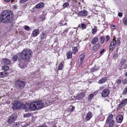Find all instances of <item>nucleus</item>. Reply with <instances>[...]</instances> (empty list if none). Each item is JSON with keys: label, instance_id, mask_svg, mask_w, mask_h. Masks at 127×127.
Wrapping results in <instances>:
<instances>
[{"label": "nucleus", "instance_id": "f257e3e1", "mask_svg": "<svg viewBox=\"0 0 127 127\" xmlns=\"http://www.w3.org/2000/svg\"><path fill=\"white\" fill-rule=\"evenodd\" d=\"M1 22L5 23L11 22L14 19L13 12L10 10H5L2 12L0 16Z\"/></svg>", "mask_w": 127, "mask_h": 127}, {"label": "nucleus", "instance_id": "f03ea898", "mask_svg": "<svg viewBox=\"0 0 127 127\" xmlns=\"http://www.w3.org/2000/svg\"><path fill=\"white\" fill-rule=\"evenodd\" d=\"M32 52L30 49H24L21 52V59L26 63L29 62L32 57Z\"/></svg>", "mask_w": 127, "mask_h": 127}, {"label": "nucleus", "instance_id": "7ed1b4c3", "mask_svg": "<svg viewBox=\"0 0 127 127\" xmlns=\"http://www.w3.org/2000/svg\"><path fill=\"white\" fill-rule=\"evenodd\" d=\"M32 106H33L34 110L39 109L43 108L45 105L43 101L39 100L32 102Z\"/></svg>", "mask_w": 127, "mask_h": 127}, {"label": "nucleus", "instance_id": "20e7f679", "mask_svg": "<svg viewBox=\"0 0 127 127\" xmlns=\"http://www.w3.org/2000/svg\"><path fill=\"white\" fill-rule=\"evenodd\" d=\"M32 102L30 104L28 103H26L25 104H22L20 105V108L24 109L25 110H30L31 111L34 110L33 108V106H32Z\"/></svg>", "mask_w": 127, "mask_h": 127}, {"label": "nucleus", "instance_id": "39448f33", "mask_svg": "<svg viewBox=\"0 0 127 127\" xmlns=\"http://www.w3.org/2000/svg\"><path fill=\"white\" fill-rule=\"evenodd\" d=\"M25 82L22 81L17 80L15 82V86L17 88L21 90L25 86Z\"/></svg>", "mask_w": 127, "mask_h": 127}, {"label": "nucleus", "instance_id": "423d86ee", "mask_svg": "<svg viewBox=\"0 0 127 127\" xmlns=\"http://www.w3.org/2000/svg\"><path fill=\"white\" fill-rule=\"evenodd\" d=\"M17 117L15 114H13L9 116L7 121V122L9 124H11L15 121Z\"/></svg>", "mask_w": 127, "mask_h": 127}, {"label": "nucleus", "instance_id": "0eeeda50", "mask_svg": "<svg viewBox=\"0 0 127 127\" xmlns=\"http://www.w3.org/2000/svg\"><path fill=\"white\" fill-rule=\"evenodd\" d=\"M127 104V99L125 98L118 105V107L120 108H122Z\"/></svg>", "mask_w": 127, "mask_h": 127}, {"label": "nucleus", "instance_id": "6e6552de", "mask_svg": "<svg viewBox=\"0 0 127 127\" xmlns=\"http://www.w3.org/2000/svg\"><path fill=\"white\" fill-rule=\"evenodd\" d=\"M85 54L84 53L82 54L79 56L80 59H79L78 61L80 62L79 66H82L84 62V58Z\"/></svg>", "mask_w": 127, "mask_h": 127}, {"label": "nucleus", "instance_id": "1a4fd4ad", "mask_svg": "<svg viewBox=\"0 0 127 127\" xmlns=\"http://www.w3.org/2000/svg\"><path fill=\"white\" fill-rule=\"evenodd\" d=\"M110 93V91L108 89H106L103 90L102 91L101 95L103 97H107Z\"/></svg>", "mask_w": 127, "mask_h": 127}, {"label": "nucleus", "instance_id": "9d476101", "mask_svg": "<svg viewBox=\"0 0 127 127\" xmlns=\"http://www.w3.org/2000/svg\"><path fill=\"white\" fill-rule=\"evenodd\" d=\"M85 96V94L83 92H81V93L76 96V99L78 100L82 99Z\"/></svg>", "mask_w": 127, "mask_h": 127}, {"label": "nucleus", "instance_id": "9b49d317", "mask_svg": "<svg viewBox=\"0 0 127 127\" xmlns=\"http://www.w3.org/2000/svg\"><path fill=\"white\" fill-rule=\"evenodd\" d=\"M116 44V42L114 40V39H113L109 45V50H113V49L115 48Z\"/></svg>", "mask_w": 127, "mask_h": 127}, {"label": "nucleus", "instance_id": "f8f14e48", "mask_svg": "<svg viewBox=\"0 0 127 127\" xmlns=\"http://www.w3.org/2000/svg\"><path fill=\"white\" fill-rule=\"evenodd\" d=\"M127 62V61L126 59L125 58H122L121 60L120 63L122 66L124 68H125L126 66Z\"/></svg>", "mask_w": 127, "mask_h": 127}, {"label": "nucleus", "instance_id": "ddd939ff", "mask_svg": "<svg viewBox=\"0 0 127 127\" xmlns=\"http://www.w3.org/2000/svg\"><path fill=\"white\" fill-rule=\"evenodd\" d=\"M88 14L87 11L85 10H84L82 11L79 12L78 14V15L82 16H85Z\"/></svg>", "mask_w": 127, "mask_h": 127}, {"label": "nucleus", "instance_id": "4468645a", "mask_svg": "<svg viewBox=\"0 0 127 127\" xmlns=\"http://www.w3.org/2000/svg\"><path fill=\"white\" fill-rule=\"evenodd\" d=\"M10 63V60L6 58L3 59L1 62L2 64L5 65H8Z\"/></svg>", "mask_w": 127, "mask_h": 127}, {"label": "nucleus", "instance_id": "2eb2a0df", "mask_svg": "<svg viewBox=\"0 0 127 127\" xmlns=\"http://www.w3.org/2000/svg\"><path fill=\"white\" fill-rule=\"evenodd\" d=\"M18 61L20 62L19 64V66L22 69H25V67H26V65L23 63H22L21 62V59L20 58L18 59Z\"/></svg>", "mask_w": 127, "mask_h": 127}, {"label": "nucleus", "instance_id": "dca6fc26", "mask_svg": "<svg viewBox=\"0 0 127 127\" xmlns=\"http://www.w3.org/2000/svg\"><path fill=\"white\" fill-rule=\"evenodd\" d=\"M39 33V31L38 29H35L33 32L32 34V36L33 37L36 36Z\"/></svg>", "mask_w": 127, "mask_h": 127}, {"label": "nucleus", "instance_id": "f3484780", "mask_svg": "<svg viewBox=\"0 0 127 127\" xmlns=\"http://www.w3.org/2000/svg\"><path fill=\"white\" fill-rule=\"evenodd\" d=\"M107 80V78L104 77L101 78L98 81V83L99 84H102L105 83Z\"/></svg>", "mask_w": 127, "mask_h": 127}, {"label": "nucleus", "instance_id": "a211bd4d", "mask_svg": "<svg viewBox=\"0 0 127 127\" xmlns=\"http://www.w3.org/2000/svg\"><path fill=\"white\" fill-rule=\"evenodd\" d=\"M123 117L121 115H118L116 118V121L118 123H121L122 121Z\"/></svg>", "mask_w": 127, "mask_h": 127}, {"label": "nucleus", "instance_id": "6ab92c4d", "mask_svg": "<svg viewBox=\"0 0 127 127\" xmlns=\"http://www.w3.org/2000/svg\"><path fill=\"white\" fill-rule=\"evenodd\" d=\"M92 116V114L91 112H89L87 114L86 117L85 119L87 121H89L91 119Z\"/></svg>", "mask_w": 127, "mask_h": 127}, {"label": "nucleus", "instance_id": "aec40b11", "mask_svg": "<svg viewBox=\"0 0 127 127\" xmlns=\"http://www.w3.org/2000/svg\"><path fill=\"white\" fill-rule=\"evenodd\" d=\"M113 117V115L112 114L109 115L107 117L106 120V123L108 124L110 121L112 120Z\"/></svg>", "mask_w": 127, "mask_h": 127}, {"label": "nucleus", "instance_id": "412c9836", "mask_svg": "<svg viewBox=\"0 0 127 127\" xmlns=\"http://www.w3.org/2000/svg\"><path fill=\"white\" fill-rule=\"evenodd\" d=\"M13 105L14 107L16 109H18L19 108H20V104L18 103L16 101H15L14 103H13Z\"/></svg>", "mask_w": 127, "mask_h": 127}, {"label": "nucleus", "instance_id": "4be33fe9", "mask_svg": "<svg viewBox=\"0 0 127 127\" xmlns=\"http://www.w3.org/2000/svg\"><path fill=\"white\" fill-rule=\"evenodd\" d=\"M99 68L100 67L99 66L95 65L91 69L90 71L91 72H93L97 71Z\"/></svg>", "mask_w": 127, "mask_h": 127}, {"label": "nucleus", "instance_id": "5701e85b", "mask_svg": "<svg viewBox=\"0 0 127 127\" xmlns=\"http://www.w3.org/2000/svg\"><path fill=\"white\" fill-rule=\"evenodd\" d=\"M45 4L43 2H41L37 4L36 6L35 7L37 8H39L43 7Z\"/></svg>", "mask_w": 127, "mask_h": 127}, {"label": "nucleus", "instance_id": "b1692460", "mask_svg": "<svg viewBox=\"0 0 127 127\" xmlns=\"http://www.w3.org/2000/svg\"><path fill=\"white\" fill-rule=\"evenodd\" d=\"M8 73L7 72L4 71L0 72V78H2L7 76Z\"/></svg>", "mask_w": 127, "mask_h": 127}, {"label": "nucleus", "instance_id": "393cba45", "mask_svg": "<svg viewBox=\"0 0 127 127\" xmlns=\"http://www.w3.org/2000/svg\"><path fill=\"white\" fill-rule=\"evenodd\" d=\"M100 45L99 44H97L95 45L93 48L92 50L94 51H96L98 50Z\"/></svg>", "mask_w": 127, "mask_h": 127}, {"label": "nucleus", "instance_id": "a878e982", "mask_svg": "<svg viewBox=\"0 0 127 127\" xmlns=\"http://www.w3.org/2000/svg\"><path fill=\"white\" fill-rule=\"evenodd\" d=\"M123 22L124 24L127 26V15H126L123 19Z\"/></svg>", "mask_w": 127, "mask_h": 127}, {"label": "nucleus", "instance_id": "bb28decb", "mask_svg": "<svg viewBox=\"0 0 127 127\" xmlns=\"http://www.w3.org/2000/svg\"><path fill=\"white\" fill-rule=\"evenodd\" d=\"M75 108V107L74 106H70L68 109V111L70 113L73 112Z\"/></svg>", "mask_w": 127, "mask_h": 127}, {"label": "nucleus", "instance_id": "cd10ccee", "mask_svg": "<svg viewBox=\"0 0 127 127\" xmlns=\"http://www.w3.org/2000/svg\"><path fill=\"white\" fill-rule=\"evenodd\" d=\"M64 62H61L60 63L58 67V69L59 70H61L63 69L64 67Z\"/></svg>", "mask_w": 127, "mask_h": 127}, {"label": "nucleus", "instance_id": "c85d7f7f", "mask_svg": "<svg viewBox=\"0 0 127 127\" xmlns=\"http://www.w3.org/2000/svg\"><path fill=\"white\" fill-rule=\"evenodd\" d=\"M46 37V35L44 32H42L40 35V38L41 39H43Z\"/></svg>", "mask_w": 127, "mask_h": 127}, {"label": "nucleus", "instance_id": "c756f323", "mask_svg": "<svg viewBox=\"0 0 127 127\" xmlns=\"http://www.w3.org/2000/svg\"><path fill=\"white\" fill-rule=\"evenodd\" d=\"M115 123V122L114 120H112L109 122V127H113V125Z\"/></svg>", "mask_w": 127, "mask_h": 127}, {"label": "nucleus", "instance_id": "7c9ffc66", "mask_svg": "<svg viewBox=\"0 0 127 127\" xmlns=\"http://www.w3.org/2000/svg\"><path fill=\"white\" fill-rule=\"evenodd\" d=\"M70 28H69L68 29H65L63 33L61 34L62 36H66V34L67 33V32L69 29H70Z\"/></svg>", "mask_w": 127, "mask_h": 127}, {"label": "nucleus", "instance_id": "2f4dec72", "mask_svg": "<svg viewBox=\"0 0 127 127\" xmlns=\"http://www.w3.org/2000/svg\"><path fill=\"white\" fill-rule=\"evenodd\" d=\"M69 5V4L67 2L64 3L62 5V6L63 9L67 7Z\"/></svg>", "mask_w": 127, "mask_h": 127}, {"label": "nucleus", "instance_id": "473e14b6", "mask_svg": "<svg viewBox=\"0 0 127 127\" xmlns=\"http://www.w3.org/2000/svg\"><path fill=\"white\" fill-rule=\"evenodd\" d=\"M2 69L4 71H7L9 68V67L8 66L6 65H4L2 66Z\"/></svg>", "mask_w": 127, "mask_h": 127}, {"label": "nucleus", "instance_id": "72a5a7b5", "mask_svg": "<svg viewBox=\"0 0 127 127\" xmlns=\"http://www.w3.org/2000/svg\"><path fill=\"white\" fill-rule=\"evenodd\" d=\"M98 41V38L97 37H95L93 39L91 43L92 44H95Z\"/></svg>", "mask_w": 127, "mask_h": 127}, {"label": "nucleus", "instance_id": "f704fd0d", "mask_svg": "<svg viewBox=\"0 0 127 127\" xmlns=\"http://www.w3.org/2000/svg\"><path fill=\"white\" fill-rule=\"evenodd\" d=\"M72 52L73 54H75L77 52V48L76 47H73L72 48Z\"/></svg>", "mask_w": 127, "mask_h": 127}, {"label": "nucleus", "instance_id": "c9c22d12", "mask_svg": "<svg viewBox=\"0 0 127 127\" xmlns=\"http://www.w3.org/2000/svg\"><path fill=\"white\" fill-rule=\"evenodd\" d=\"M127 94V88H126L124 89L122 92V95H126Z\"/></svg>", "mask_w": 127, "mask_h": 127}, {"label": "nucleus", "instance_id": "e433bc0d", "mask_svg": "<svg viewBox=\"0 0 127 127\" xmlns=\"http://www.w3.org/2000/svg\"><path fill=\"white\" fill-rule=\"evenodd\" d=\"M18 58V56L17 55H15L13 56L12 57V60L14 61H16Z\"/></svg>", "mask_w": 127, "mask_h": 127}, {"label": "nucleus", "instance_id": "4c0bfd02", "mask_svg": "<svg viewBox=\"0 0 127 127\" xmlns=\"http://www.w3.org/2000/svg\"><path fill=\"white\" fill-rule=\"evenodd\" d=\"M19 125V124L18 122H15L12 125V127H18Z\"/></svg>", "mask_w": 127, "mask_h": 127}, {"label": "nucleus", "instance_id": "58836bf2", "mask_svg": "<svg viewBox=\"0 0 127 127\" xmlns=\"http://www.w3.org/2000/svg\"><path fill=\"white\" fill-rule=\"evenodd\" d=\"M105 40V37L104 36H101L100 37V41L101 43L103 44Z\"/></svg>", "mask_w": 127, "mask_h": 127}, {"label": "nucleus", "instance_id": "ea45409f", "mask_svg": "<svg viewBox=\"0 0 127 127\" xmlns=\"http://www.w3.org/2000/svg\"><path fill=\"white\" fill-rule=\"evenodd\" d=\"M116 44L117 46H118L119 45L121 41L119 38H117V40L116 41Z\"/></svg>", "mask_w": 127, "mask_h": 127}, {"label": "nucleus", "instance_id": "a19ab883", "mask_svg": "<svg viewBox=\"0 0 127 127\" xmlns=\"http://www.w3.org/2000/svg\"><path fill=\"white\" fill-rule=\"evenodd\" d=\"M72 54L71 52H69L67 54L66 56L68 58H70L72 57Z\"/></svg>", "mask_w": 127, "mask_h": 127}, {"label": "nucleus", "instance_id": "79ce46f5", "mask_svg": "<svg viewBox=\"0 0 127 127\" xmlns=\"http://www.w3.org/2000/svg\"><path fill=\"white\" fill-rule=\"evenodd\" d=\"M65 21L64 20L62 21H62H61V22H60L59 23V25L60 26H63L65 25L66 24V23H64V22H65Z\"/></svg>", "mask_w": 127, "mask_h": 127}, {"label": "nucleus", "instance_id": "37998d69", "mask_svg": "<svg viewBox=\"0 0 127 127\" xmlns=\"http://www.w3.org/2000/svg\"><path fill=\"white\" fill-rule=\"evenodd\" d=\"M31 114L30 113H26L24 115V117L26 118L29 117L31 116Z\"/></svg>", "mask_w": 127, "mask_h": 127}, {"label": "nucleus", "instance_id": "c03bdc74", "mask_svg": "<svg viewBox=\"0 0 127 127\" xmlns=\"http://www.w3.org/2000/svg\"><path fill=\"white\" fill-rule=\"evenodd\" d=\"M81 28L82 29H84L86 28V26L85 24L83 23L81 25Z\"/></svg>", "mask_w": 127, "mask_h": 127}, {"label": "nucleus", "instance_id": "a18cd8bd", "mask_svg": "<svg viewBox=\"0 0 127 127\" xmlns=\"http://www.w3.org/2000/svg\"><path fill=\"white\" fill-rule=\"evenodd\" d=\"M94 96V95L92 94H90L89 96L88 97V100H91L92 98Z\"/></svg>", "mask_w": 127, "mask_h": 127}, {"label": "nucleus", "instance_id": "49530a36", "mask_svg": "<svg viewBox=\"0 0 127 127\" xmlns=\"http://www.w3.org/2000/svg\"><path fill=\"white\" fill-rule=\"evenodd\" d=\"M123 84H125L127 83V79H125L122 80Z\"/></svg>", "mask_w": 127, "mask_h": 127}, {"label": "nucleus", "instance_id": "de8ad7c7", "mask_svg": "<svg viewBox=\"0 0 127 127\" xmlns=\"http://www.w3.org/2000/svg\"><path fill=\"white\" fill-rule=\"evenodd\" d=\"M105 51V49H101V50L100 52V53L99 54L101 55H102L103 53Z\"/></svg>", "mask_w": 127, "mask_h": 127}, {"label": "nucleus", "instance_id": "09e8293b", "mask_svg": "<svg viewBox=\"0 0 127 127\" xmlns=\"http://www.w3.org/2000/svg\"><path fill=\"white\" fill-rule=\"evenodd\" d=\"M118 56V55L117 54H115L113 55V58L115 59H116Z\"/></svg>", "mask_w": 127, "mask_h": 127}, {"label": "nucleus", "instance_id": "8fccbe9b", "mask_svg": "<svg viewBox=\"0 0 127 127\" xmlns=\"http://www.w3.org/2000/svg\"><path fill=\"white\" fill-rule=\"evenodd\" d=\"M116 82L117 84L118 85H119V84H120L121 83V80L120 79H118L116 80Z\"/></svg>", "mask_w": 127, "mask_h": 127}, {"label": "nucleus", "instance_id": "3c124183", "mask_svg": "<svg viewBox=\"0 0 127 127\" xmlns=\"http://www.w3.org/2000/svg\"><path fill=\"white\" fill-rule=\"evenodd\" d=\"M24 29L26 31H28L30 29V28L28 26H26L24 27Z\"/></svg>", "mask_w": 127, "mask_h": 127}, {"label": "nucleus", "instance_id": "603ef678", "mask_svg": "<svg viewBox=\"0 0 127 127\" xmlns=\"http://www.w3.org/2000/svg\"><path fill=\"white\" fill-rule=\"evenodd\" d=\"M106 42H107L110 39L109 36L108 35H106Z\"/></svg>", "mask_w": 127, "mask_h": 127}, {"label": "nucleus", "instance_id": "864d4df0", "mask_svg": "<svg viewBox=\"0 0 127 127\" xmlns=\"http://www.w3.org/2000/svg\"><path fill=\"white\" fill-rule=\"evenodd\" d=\"M28 0H20V3H23Z\"/></svg>", "mask_w": 127, "mask_h": 127}, {"label": "nucleus", "instance_id": "5fc2aeb1", "mask_svg": "<svg viewBox=\"0 0 127 127\" xmlns=\"http://www.w3.org/2000/svg\"><path fill=\"white\" fill-rule=\"evenodd\" d=\"M38 127H47V126L45 124H42L39 126Z\"/></svg>", "mask_w": 127, "mask_h": 127}, {"label": "nucleus", "instance_id": "6e6d98bb", "mask_svg": "<svg viewBox=\"0 0 127 127\" xmlns=\"http://www.w3.org/2000/svg\"><path fill=\"white\" fill-rule=\"evenodd\" d=\"M116 27L115 25H112L110 26V28L112 29H115V28Z\"/></svg>", "mask_w": 127, "mask_h": 127}, {"label": "nucleus", "instance_id": "4d7b16f0", "mask_svg": "<svg viewBox=\"0 0 127 127\" xmlns=\"http://www.w3.org/2000/svg\"><path fill=\"white\" fill-rule=\"evenodd\" d=\"M97 32V30L95 29H93L92 30V32L93 34H94Z\"/></svg>", "mask_w": 127, "mask_h": 127}, {"label": "nucleus", "instance_id": "13d9d810", "mask_svg": "<svg viewBox=\"0 0 127 127\" xmlns=\"http://www.w3.org/2000/svg\"><path fill=\"white\" fill-rule=\"evenodd\" d=\"M122 13L120 12L118 14V16L120 17H122Z\"/></svg>", "mask_w": 127, "mask_h": 127}, {"label": "nucleus", "instance_id": "bf43d9fd", "mask_svg": "<svg viewBox=\"0 0 127 127\" xmlns=\"http://www.w3.org/2000/svg\"><path fill=\"white\" fill-rule=\"evenodd\" d=\"M73 32H70L69 33V35H72V33H73Z\"/></svg>", "mask_w": 127, "mask_h": 127}, {"label": "nucleus", "instance_id": "052dcab7", "mask_svg": "<svg viewBox=\"0 0 127 127\" xmlns=\"http://www.w3.org/2000/svg\"><path fill=\"white\" fill-rule=\"evenodd\" d=\"M10 0H5V1L6 2H9Z\"/></svg>", "mask_w": 127, "mask_h": 127}, {"label": "nucleus", "instance_id": "680f3d73", "mask_svg": "<svg viewBox=\"0 0 127 127\" xmlns=\"http://www.w3.org/2000/svg\"><path fill=\"white\" fill-rule=\"evenodd\" d=\"M6 103L7 104H9L10 103V101H7L6 102Z\"/></svg>", "mask_w": 127, "mask_h": 127}, {"label": "nucleus", "instance_id": "e2e57ef3", "mask_svg": "<svg viewBox=\"0 0 127 127\" xmlns=\"http://www.w3.org/2000/svg\"><path fill=\"white\" fill-rule=\"evenodd\" d=\"M118 49H119V48H117V49H116V52H118Z\"/></svg>", "mask_w": 127, "mask_h": 127}, {"label": "nucleus", "instance_id": "0e129e2a", "mask_svg": "<svg viewBox=\"0 0 127 127\" xmlns=\"http://www.w3.org/2000/svg\"><path fill=\"white\" fill-rule=\"evenodd\" d=\"M44 103H45V104H46V105H47L48 104L47 102L46 101H45L44 102Z\"/></svg>", "mask_w": 127, "mask_h": 127}, {"label": "nucleus", "instance_id": "69168bd1", "mask_svg": "<svg viewBox=\"0 0 127 127\" xmlns=\"http://www.w3.org/2000/svg\"><path fill=\"white\" fill-rule=\"evenodd\" d=\"M125 75L126 76H127V72L126 73Z\"/></svg>", "mask_w": 127, "mask_h": 127}, {"label": "nucleus", "instance_id": "338daca9", "mask_svg": "<svg viewBox=\"0 0 127 127\" xmlns=\"http://www.w3.org/2000/svg\"><path fill=\"white\" fill-rule=\"evenodd\" d=\"M98 118L99 119L100 118V116H98Z\"/></svg>", "mask_w": 127, "mask_h": 127}, {"label": "nucleus", "instance_id": "774afa93", "mask_svg": "<svg viewBox=\"0 0 127 127\" xmlns=\"http://www.w3.org/2000/svg\"><path fill=\"white\" fill-rule=\"evenodd\" d=\"M97 107H99V105H98V106H96Z\"/></svg>", "mask_w": 127, "mask_h": 127}]
</instances>
